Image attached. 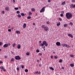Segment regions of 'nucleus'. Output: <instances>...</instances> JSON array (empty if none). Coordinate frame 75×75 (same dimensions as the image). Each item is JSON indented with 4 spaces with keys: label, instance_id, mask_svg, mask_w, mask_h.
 <instances>
[{
    "label": "nucleus",
    "instance_id": "f8f14e48",
    "mask_svg": "<svg viewBox=\"0 0 75 75\" xmlns=\"http://www.w3.org/2000/svg\"><path fill=\"white\" fill-rule=\"evenodd\" d=\"M23 28H25L26 27V24L24 23L23 25Z\"/></svg>",
    "mask_w": 75,
    "mask_h": 75
},
{
    "label": "nucleus",
    "instance_id": "c756f323",
    "mask_svg": "<svg viewBox=\"0 0 75 75\" xmlns=\"http://www.w3.org/2000/svg\"><path fill=\"white\" fill-rule=\"evenodd\" d=\"M14 9L16 10H18V8H14Z\"/></svg>",
    "mask_w": 75,
    "mask_h": 75
},
{
    "label": "nucleus",
    "instance_id": "412c9836",
    "mask_svg": "<svg viewBox=\"0 0 75 75\" xmlns=\"http://www.w3.org/2000/svg\"><path fill=\"white\" fill-rule=\"evenodd\" d=\"M31 10L32 11H35V9L34 8H32L31 9Z\"/></svg>",
    "mask_w": 75,
    "mask_h": 75
},
{
    "label": "nucleus",
    "instance_id": "aec40b11",
    "mask_svg": "<svg viewBox=\"0 0 75 75\" xmlns=\"http://www.w3.org/2000/svg\"><path fill=\"white\" fill-rule=\"evenodd\" d=\"M17 16L19 18H20L21 17V15H20V14H18L17 15Z\"/></svg>",
    "mask_w": 75,
    "mask_h": 75
},
{
    "label": "nucleus",
    "instance_id": "09e8293b",
    "mask_svg": "<svg viewBox=\"0 0 75 75\" xmlns=\"http://www.w3.org/2000/svg\"><path fill=\"white\" fill-rule=\"evenodd\" d=\"M8 46H10V43H8Z\"/></svg>",
    "mask_w": 75,
    "mask_h": 75
},
{
    "label": "nucleus",
    "instance_id": "3c124183",
    "mask_svg": "<svg viewBox=\"0 0 75 75\" xmlns=\"http://www.w3.org/2000/svg\"><path fill=\"white\" fill-rule=\"evenodd\" d=\"M64 13V11H62V14H63Z\"/></svg>",
    "mask_w": 75,
    "mask_h": 75
},
{
    "label": "nucleus",
    "instance_id": "72a5a7b5",
    "mask_svg": "<svg viewBox=\"0 0 75 75\" xmlns=\"http://www.w3.org/2000/svg\"><path fill=\"white\" fill-rule=\"evenodd\" d=\"M27 55H30V53L28 52L26 53Z\"/></svg>",
    "mask_w": 75,
    "mask_h": 75
},
{
    "label": "nucleus",
    "instance_id": "bb28decb",
    "mask_svg": "<svg viewBox=\"0 0 75 75\" xmlns=\"http://www.w3.org/2000/svg\"><path fill=\"white\" fill-rule=\"evenodd\" d=\"M44 45L43 43H41V44H40V46L41 47H42V46H44Z\"/></svg>",
    "mask_w": 75,
    "mask_h": 75
},
{
    "label": "nucleus",
    "instance_id": "603ef678",
    "mask_svg": "<svg viewBox=\"0 0 75 75\" xmlns=\"http://www.w3.org/2000/svg\"><path fill=\"white\" fill-rule=\"evenodd\" d=\"M51 58L52 59V58H53V56H51Z\"/></svg>",
    "mask_w": 75,
    "mask_h": 75
},
{
    "label": "nucleus",
    "instance_id": "393cba45",
    "mask_svg": "<svg viewBox=\"0 0 75 75\" xmlns=\"http://www.w3.org/2000/svg\"><path fill=\"white\" fill-rule=\"evenodd\" d=\"M31 16H28L27 17V19H31Z\"/></svg>",
    "mask_w": 75,
    "mask_h": 75
},
{
    "label": "nucleus",
    "instance_id": "7ed1b4c3",
    "mask_svg": "<svg viewBox=\"0 0 75 75\" xmlns=\"http://www.w3.org/2000/svg\"><path fill=\"white\" fill-rule=\"evenodd\" d=\"M45 7L44 6L40 11V13H42V12H44L45 11Z\"/></svg>",
    "mask_w": 75,
    "mask_h": 75
},
{
    "label": "nucleus",
    "instance_id": "39448f33",
    "mask_svg": "<svg viewBox=\"0 0 75 75\" xmlns=\"http://www.w3.org/2000/svg\"><path fill=\"white\" fill-rule=\"evenodd\" d=\"M56 45L57 46H60L61 45V43L59 42H57L56 43Z\"/></svg>",
    "mask_w": 75,
    "mask_h": 75
},
{
    "label": "nucleus",
    "instance_id": "f03ea898",
    "mask_svg": "<svg viewBox=\"0 0 75 75\" xmlns=\"http://www.w3.org/2000/svg\"><path fill=\"white\" fill-rule=\"evenodd\" d=\"M15 58L16 60H20L21 59V57L19 56H17L15 57Z\"/></svg>",
    "mask_w": 75,
    "mask_h": 75
},
{
    "label": "nucleus",
    "instance_id": "58836bf2",
    "mask_svg": "<svg viewBox=\"0 0 75 75\" xmlns=\"http://www.w3.org/2000/svg\"><path fill=\"white\" fill-rule=\"evenodd\" d=\"M66 47H67V48H69V46L68 45H66Z\"/></svg>",
    "mask_w": 75,
    "mask_h": 75
},
{
    "label": "nucleus",
    "instance_id": "2eb2a0df",
    "mask_svg": "<svg viewBox=\"0 0 75 75\" xmlns=\"http://www.w3.org/2000/svg\"><path fill=\"white\" fill-rule=\"evenodd\" d=\"M68 25V24H64V27H67V26Z\"/></svg>",
    "mask_w": 75,
    "mask_h": 75
},
{
    "label": "nucleus",
    "instance_id": "6ab92c4d",
    "mask_svg": "<svg viewBox=\"0 0 75 75\" xmlns=\"http://www.w3.org/2000/svg\"><path fill=\"white\" fill-rule=\"evenodd\" d=\"M25 72H28V70L26 69L25 70Z\"/></svg>",
    "mask_w": 75,
    "mask_h": 75
},
{
    "label": "nucleus",
    "instance_id": "dca6fc26",
    "mask_svg": "<svg viewBox=\"0 0 75 75\" xmlns=\"http://www.w3.org/2000/svg\"><path fill=\"white\" fill-rule=\"evenodd\" d=\"M16 33H17V34H20V31H16Z\"/></svg>",
    "mask_w": 75,
    "mask_h": 75
},
{
    "label": "nucleus",
    "instance_id": "8fccbe9b",
    "mask_svg": "<svg viewBox=\"0 0 75 75\" xmlns=\"http://www.w3.org/2000/svg\"><path fill=\"white\" fill-rule=\"evenodd\" d=\"M39 55H40V56H41L42 55V53H40L39 54Z\"/></svg>",
    "mask_w": 75,
    "mask_h": 75
},
{
    "label": "nucleus",
    "instance_id": "2f4dec72",
    "mask_svg": "<svg viewBox=\"0 0 75 75\" xmlns=\"http://www.w3.org/2000/svg\"><path fill=\"white\" fill-rule=\"evenodd\" d=\"M16 69L17 71H20V69H19V67H18Z\"/></svg>",
    "mask_w": 75,
    "mask_h": 75
},
{
    "label": "nucleus",
    "instance_id": "774afa93",
    "mask_svg": "<svg viewBox=\"0 0 75 75\" xmlns=\"http://www.w3.org/2000/svg\"><path fill=\"white\" fill-rule=\"evenodd\" d=\"M40 61H41L42 60L41 58H40Z\"/></svg>",
    "mask_w": 75,
    "mask_h": 75
},
{
    "label": "nucleus",
    "instance_id": "9b49d317",
    "mask_svg": "<svg viewBox=\"0 0 75 75\" xmlns=\"http://www.w3.org/2000/svg\"><path fill=\"white\" fill-rule=\"evenodd\" d=\"M70 8H74V5L73 4H71V5H70Z\"/></svg>",
    "mask_w": 75,
    "mask_h": 75
},
{
    "label": "nucleus",
    "instance_id": "1a4fd4ad",
    "mask_svg": "<svg viewBox=\"0 0 75 75\" xmlns=\"http://www.w3.org/2000/svg\"><path fill=\"white\" fill-rule=\"evenodd\" d=\"M5 10H6V11H8L9 10V7L8 6H7L5 8Z\"/></svg>",
    "mask_w": 75,
    "mask_h": 75
},
{
    "label": "nucleus",
    "instance_id": "f704fd0d",
    "mask_svg": "<svg viewBox=\"0 0 75 75\" xmlns=\"http://www.w3.org/2000/svg\"><path fill=\"white\" fill-rule=\"evenodd\" d=\"M20 11H17L16 12V13L17 14H20Z\"/></svg>",
    "mask_w": 75,
    "mask_h": 75
},
{
    "label": "nucleus",
    "instance_id": "0eeeda50",
    "mask_svg": "<svg viewBox=\"0 0 75 75\" xmlns=\"http://www.w3.org/2000/svg\"><path fill=\"white\" fill-rule=\"evenodd\" d=\"M49 29L47 27H45L44 28V30H45V31H48V30Z\"/></svg>",
    "mask_w": 75,
    "mask_h": 75
},
{
    "label": "nucleus",
    "instance_id": "f257e3e1",
    "mask_svg": "<svg viewBox=\"0 0 75 75\" xmlns=\"http://www.w3.org/2000/svg\"><path fill=\"white\" fill-rule=\"evenodd\" d=\"M66 16L67 19H71L72 17V15L69 13H67L66 14Z\"/></svg>",
    "mask_w": 75,
    "mask_h": 75
},
{
    "label": "nucleus",
    "instance_id": "e2e57ef3",
    "mask_svg": "<svg viewBox=\"0 0 75 75\" xmlns=\"http://www.w3.org/2000/svg\"><path fill=\"white\" fill-rule=\"evenodd\" d=\"M19 8V9H21V7H18Z\"/></svg>",
    "mask_w": 75,
    "mask_h": 75
},
{
    "label": "nucleus",
    "instance_id": "13d9d810",
    "mask_svg": "<svg viewBox=\"0 0 75 75\" xmlns=\"http://www.w3.org/2000/svg\"><path fill=\"white\" fill-rule=\"evenodd\" d=\"M2 63H3V62L0 61V64H2Z\"/></svg>",
    "mask_w": 75,
    "mask_h": 75
},
{
    "label": "nucleus",
    "instance_id": "a878e982",
    "mask_svg": "<svg viewBox=\"0 0 75 75\" xmlns=\"http://www.w3.org/2000/svg\"><path fill=\"white\" fill-rule=\"evenodd\" d=\"M60 23H57V26H59L60 25Z\"/></svg>",
    "mask_w": 75,
    "mask_h": 75
},
{
    "label": "nucleus",
    "instance_id": "864d4df0",
    "mask_svg": "<svg viewBox=\"0 0 75 75\" xmlns=\"http://www.w3.org/2000/svg\"><path fill=\"white\" fill-rule=\"evenodd\" d=\"M15 3L16 2V1L15 0H13V3Z\"/></svg>",
    "mask_w": 75,
    "mask_h": 75
},
{
    "label": "nucleus",
    "instance_id": "ea45409f",
    "mask_svg": "<svg viewBox=\"0 0 75 75\" xmlns=\"http://www.w3.org/2000/svg\"><path fill=\"white\" fill-rule=\"evenodd\" d=\"M14 59H13V58H12L11 59V61H14Z\"/></svg>",
    "mask_w": 75,
    "mask_h": 75
},
{
    "label": "nucleus",
    "instance_id": "f3484780",
    "mask_svg": "<svg viewBox=\"0 0 75 75\" xmlns=\"http://www.w3.org/2000/svg\"><path fill=\"white\" fill-rule=\"evenodd\" d=\"M62 45L63 47H66V46H67V44H64Z\"/></svg>",
    "mask_w": 75,
    "mask_h": 75
},
{
    "label": "nucleus",
    "instance_id": "7c9ffc66",
    "mask_svg": "<svg viewBox=\"0 0 75 75\" xmlns=\"http://www.w3.org/2000/svg\"><path fill=\"white\" fill-rule=\"evenodd\" d=\"M59 21H62V18H59Z\"/></svg>",
    "mask_w": 75,
    "mask_h": 75
},
{
    "label": "nucleus",
    "instance_id": "4c0bfd02",
    "mask_svg": "<svg viewBox=\"0 0 75 75\" xmlns=\"http://www.w3.org/2000/svg\"><path fill=\"white\" fill-rule=\"evenodd\" d=\"M45 25H42V28H45Z\"/></svg>",
    "mask_w": 75,
    "mask_h": 75
},
{
    "label": "nucleus",
    "instance_id": "473e14b6",
    "mask_svg": "<svg viewBox=\"0 0 75 75\" xmlns=\"http://www.w3.org/2000/svg\"><path fill=\"white\" fill-rule=\"evenodd\" d=\"M54 58L55 59H57L58 58V57H57V56H54Z\"/></svg>",
    "mask_w": 75,
    "mask_h": 75
},
{
    "label": "nucleus",
    "instance_id": "de8ad7c7",
    "mask_svg": "<svg viewBox=\"0 0 75 75\" xmlns=\"http://www.w3.org/2000/svg\"><path fill=\"white\" fill-rule=\"evenodd\" d=\"M21 67L22 68V69H24V66H23L21 65Z\"/></svg>",
    "mask_w": 75,
    "mask_h": 75
},
{
    "label": "nucleus",
    "instance_id": "c9c22d12",
    "mask_svg": "<svg viewBox=\"0 0 75 75\" xmlns=\"http://www.w3.org/2000/svg\"><path fill=\"white\" fill-rule=\"evenodd\" d=\"M29 15H32V13L30 11L29 13Z\"/></svg>",
    "mask_w": 75,
    "mask_h": 75
},
{
    "label": "nucleus",
    "instance_id": "338daca9",
    "mask_svg": "<svg viewBox=\"0 0 75 75\" xmlns=\"http://www.w3.org/2000/svg\"><path fill=\"white\" fill-rule=\"evenodd\" d=\"M39 67H41V64H40L39 65Z\"/></svg>",
    "mask_w": 75,
    "mask_h": 75
},
{
    "label": "nucleus",
    "instance_id": "6e6d98bb",
    "mask_svg": "<svg viewBox=\"0 0 75 75\" xmlns=\"http://www.w3.org/2000/svg\"><path fill=\"white\" fill-rule=\"evenodd\" d=\"M46 23L47 24H49V22H47Z\"/></svg>",
    "mask_w": 75,
    "mask_h": 75
},
{
    "label": "nucleus",
    "instance_id": "423d86ee",
    "mask_svg": "<svg viewBox=\"0 0 75 75\" xmlns=\"http://www.w3.org/2000/svg\"><path fill=\"white\" fill-rule=\"evenodd\" d=\"M7 47H8V44H5L3 45L4 48H7Z\"/></svg>",
    "mask_w": 75,
    "mask_h": 75
},
{
    "label": "nucleus",
    "instance_id": "4468645a",
    "mask_svg": "<svg viewBox=\"0 0 75 75\" xmlns=\"http://www.w3.org/2000/svg\"><path fill=\"white\" fill-rule=\"evenodd\" d=\"M50 69H51V70H52V71H54V68H52V67H49Z\"/></svg>",
    "mask_w": 75,
    "mask_h": 75
},
{
    "label": "nucleus",
    "instance_id": "4be33fe9",
    "mask_svg": "<svg viewBox=\"0 0 75 75\" xmlns=\"http://www.w3.org/2000/svg\"><path fill=\"white\" fill-rule=\"evenodd\" d=\"M15 45H16V44L15 43H13L12 45V46L13 47H15Z\"/></svg>",
    "mask_w": 75,
    "mask_h": 75
},
{
    "label": "nucleus",
    "instance_id": "49530a36",
    "mask_svg": "<svg viewBox=\"0 0 75 75\" xmlns=\"http://www.w3.org/2000/svg\"><path fill=\"white\" fill-rule=\"evenodd\" d=\"M2 13L4 14V13H5V12L4 11H2Z\"/></svg>",
    "mask_w": 75,
    "mask_h": 75
},
{
    "label": "nucleus",
    "instance_id": "a211bd4d",
    "mask_svg": "<svg viewBox=\"0 0 75 75\" xmlns=\"http://www.w3.org/2000/svg\"><path fill=\"white\" fill-rule=\"evenodd\" d=\"M21 15L22 16H25V15L24 14V13H21Z\"/></svg>",
    "mask_w": 75,
    "mask_h": 75
},
{
    "label": "nucleus",
    "instance_id": "c85d7f7f",
    "mask_svg": "<svg viewBox=\"0 0 75 75\" xmlns=\"http://www.w3.org/2000/svg\"><path fill=\"white\" fill-rule=\"evenodd\" d=\"M65 4V2L64 1L62 3V5H64V4Z\"/></svg>",
    "mask_w": 75,
    "mask_h": 75
},
{
    "label": "nucleus",
    "instance_id": "a19ab883",
    "mask_svg": "<svg viewBox=\"0 0 75 75\" xmlns=\"http://www.w3.org/2000/svg\"><path fill=\"white\" fill-rule=\"evenodd\" d=\"M70 25H73V24L72 23V22H71L70 23Z\"/></svg>",
    "mask_w": 75,
    "mask_h": 75
},
{
    "label": "nucleus",
    "instance_id": "bf43d9fd",
    "mask_svg": "<svg viewBox=\"0 0 75 75\" xmlns=\"http://www.w3.org/2000/svg\"><path fill=\"white\" fill-rule=\"evenodd\" d=\"M38 74H41V72L40 71L39 73H38Z\"/></svg>",
    "mask_w": 75,
    "mask_h": 75
},
{
    "label": "nucleus",
    "instance_id": "ddd939ff",
    "mask_svg": "<svg viewBox=\"0 0 75 75\" xmlns=\"http://www.w3.org/2000/svg\"><path fill=\"white\" fill-rule=\"evenodd\" d=\"M70 65L71 67H74V64H70Z\"/></svg>",
    "mask_w": 75,
    "mask_h": 75
},
{
    "label": "nucleus",
    "instance_id": "9d476101",
    "mask_svg": "<svg viewBox=\"0 0 75 75\" xmlns=\"http://www.w3.org/2000/svg\"><path fill=\"white\" fill-rule=\"evenodd\" d=\"M21 48V45H20L19 44L18 45L17 48L18 49H20Z\"/></svg>",
    "mask_w": 75,
    "mask_h": 75
},
{
    "label": "nucleus",
    "instance_id": "69168bd1",
    "mask_svg": "<svg viewBox=\"0 0 75 75\" xmlns=\"http://www.w3.org/2000/svg\"><path fill=\"white\" fill-rule=\"evenodd\" d=\"M33 25H35V23H33Z\"/></svg>",
    "mask_w": 75,
    "mask_h": 75
},
{
    "label": "nucleus",
    "instance_id": "680f3d73",
    "mask_svg": "<svg viewBox=\"0 0 75 75\" xmlns=\"http://www.w3.org/2000/svg\"><path fill=\"white\" fill-rule=\"evenodd\" d=\"M5 58H7V56H5Z\"/></svg>",
    "mask_w": 75,
    "mask_h": 75
},
{
    "label": "nucleus",
    "instance_id": "79ce46f5",
    "mask_svg": "<svg viewBox=\"0 0 75 75\" xmlns=\"http://www.w3.org/2000/svg\"><path fill=\"white\" fill-rule=\"evenodd\" d=\"M63 16H64V15L63 14H62V13L61 14H60V16L61 17H63Z\"/></svg>",
    "mask_w": 75,
    "mask_h": 75
},
{
    "label": "nucleus",
    "instance_id": "5fc2aeb1",
    "mask_svg": "<svg viewBox=\"0 0 75 75\" xmlns=\"http://www.w3.org/2000/svg\"><path fill=\"white\" fill-rule=\"evenodd\" d=\"M72 1L73 2H74L75 1V0H72Z\"/></svg>",
    "mask_w": 75,
    "mask_h": 75
},
{
    "label": "nucleus",
    "instance_id": "c03bdc74",
    "mask_svg": "<svg viewBox=\"0 0 75 75\" xmlns=\"http://www.w3.org/2000/svg\"><path fill=\"white\" fill-rule=\"evenodd\" d=\"M3 68H4V67H3V66H1V67H0V69H4Z\"/></svg>",
    "mask_w": 75,
    "mask_h": 75
},
{
    "label": "nucleus",
    "instance_id": "052dcab7",
    "mask_svg": "<svg viewBox=\"0 0 75 75\" xmlns=\"http://www.w3.org/2000/svg\"><path fill=\"white\" fill-rule=\"evenodd\" d=\"M39 42L40 44H41V41H39Z\"/></svg>",
    "mask_w": 75,
    "mask_h": 75
},
{
    "label": "nucleus",
    "instance_id": "0e129e2a",
    "mask_svg": "<svg viewBox=\"0 0 75 75\" xmlns=\"http://www.w3.org/2000/svg\"><path fill=\"white\" fill-rule=\"evenodd\" d=\"M71 56V57H74V55H72Z\"/></svg>",
    "mask_w": 75,
    "mask_h": 75
},
{
    "label": "nucleus",
    "instance_id": "b1692460",
    "mask_svg": "<svg viewBox=\"0 0 75 75\" xmlns=\"http://www.w3.org/2000/svg\"><path fill=\"white\" fill-rule=\"evenodd\" d=\"M3 69V71H4V72H6V70L5 69Z\"/></svg>",
    "mask_w": 75,
    "mask_h": 75
},
{
    "label": "nucleus",
    "instance_id": "20e7f679",
    "mask_svg": "<svg viewBox=\"0 0 75 75\" xmlns=\"http://www.w3.org/2000/svg\"><path fill=\"white\" fill-rule=\"evenodd\" d=\"M43 44L44 45H45L46 47H47V46H48V43L46 41H43Z\"/></svg>",
    "mask_w": 75,
    "mask_h": 75
},
{
    "label": "nucleus",
    "instance_id": "e433bc0d",
    "mask_svg": "<svg viewBox=\"0 0 75 75\" xmlns=\"http://www.w3.org/2000/svg\"><path fill=\"white\" fill-rule=\"evenodd\" d=\"M8 31H9V32H11V30L10 29H8Z\"/></svg>",
    "mask_w": 75,
    "mask_h": 75
},
{
    "label": "nucleus",
    "instance_id": "5701e85b",
    "mask_svg": "<svg viewBox=\"0 0 75 75\" xmlns=\"http://www.w3.org/2000/svg\"><path fill=\"white\" fill-rule=\"evenodd\" d=\"M59 62L61 63L62 62V60L61 59H60L59 61Z\"/></svg>",
    "mask_w": 75,
    "mask_h": 75
},
{
    "label": "nucleus",
    "instance_id": "4d7b16f0",
    "mask_svg": "<svg viewBox=\"0 0 75 75\" xmlns=\"http://www.w3.org/2000/svg\"><path fill=\"white\" fill-rule=\"evenodd\" d=\"M38 73V72H35V74H37V73Z\"/></svg>",
    "mask_w": 75,
    "mask_h": 75
},
{
    "label": "nucleus",
    "instance_id": "6e6552de",
    "mask_svg": "<svg viewBox=\"0 0 75 75\" xmlns=\"http://www.w3.org/2000/svg\"><path fill=\"white\" fill-rule=\"evenodd\" d=\"M68 36L70 37H71V38H73V36H72L71 34H68Z\"/></svg>",
    "mask_w": 75,
    "mask_h": 75
},
{
    "label": "nucleus",
    "instance_id": "37998d69",
    "mask_svg": "<svg viewBox=\"0 0 75 75\" xmlns=\"http://www.w3.org/2000/svg\"><path fill=\"white\" fill-rule=\"evenodd\" d=\"M2 42H0V46L2 45Z\"/></svg>",
    "mask_w": 75,
    "mask_h": 75
},
{
    "label": "nucleus",
    "instance_id": "a18cd8bd",
    "mask_svg": "<svg viewBox=\"0 0 75 75\" xmlns=\"http://www.w3.org/2000/svg\"><path fill=\"white\" fill-rule=\"evenodd\" d=\"M48 3H51V1L50 0H48Z\"/></svg>",
    "mask_w": 75,
    "mask_h": 75
},
{
    "label": "nucleus",
    "instance_id": "cd10ccee",
    "mask_svg": "<svg viewBox=\"0 0 75 75\" xmlns=\"http://www.w3.org/2000/svg\"><path fill=\"white\" fill-rule=\"evenodd\" d=\"M36 52H37V53L39 52H40V50H38V49H37L36 50Z\"/></svg>",
    "mask_w": 75,
    "mask_h": 75
}]
</instances>
